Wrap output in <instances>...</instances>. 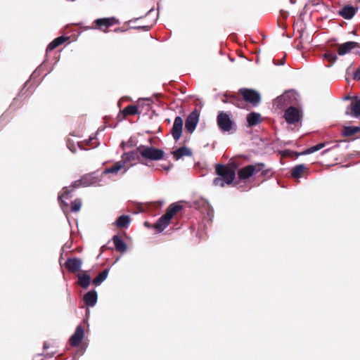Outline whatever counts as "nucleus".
<instances>
[{"instance_id":"nucleus-44","label":"nucleus","mask_w":360,"mask_h":360,"mask_svg":"<svg viewBox=\"0 0 360 360\" xmlns=\"http://www.w3.org/2000/svg\"><path fill=\"white\" fill-rule=\"evenodd\" d=\"M128 169H129V167L125 168L122 173L124 174V173L127 172Z\"/></svg>"},{"instance_id":"nucleus-46","label":"nucleus","mask_w":360,"mask_h":360,"mask_svg":"<svg viewBox=\"0 0 360 360\" xmlns=\"http://www.w3.org/2000/svg\"><path fill=\"white\" fill-rule=\"evenodd\" d=\"M328 150H329V148H328V149H326V150H324V151L323 152V154H324L325 153H326V152H327V151H328Z\"/></svg>"},{"instance_id":"nucleus-1","label":"nucleus","mask_w":360,"mask_h":360,"mask_svg":"<svg viewBox=\"0 0 360 360\" xmlns=\"http://www.w3.org/2000/svg\"><path fill=\"white\" fill-rule=\"evenodd\" d=\"M216 172L219 176L213 181V184L215 186L224 187L226 184L229 185L236 177L235 171L225 165H217Z\"/></svg>"},{"instance_id":"nucleus-19","label":"nucleus","mask_w":360,"mask_h":360,"mask_svg":"<svg viewBox=\"0 0 360 360\" xmlns=\"http://www.w3.org/2000/svg\"><path fill=\"white\" fill-rule=\"evenodd\" d=\"M80 179L83 187L91 186L95 185L98 182L97 178H96L93 174H86Z\"/></svg>"},{"instance_id":"nucleus-20","label":"nucleus","mask_w":360,"mask_h":360,"mask_svg":"<svg viewBox=\"0 0 360 360\" xmlns=\"http://www.w3.org/2000/svg\"><path fill=\"white\" fill-rule=\"evenodd\" d=\"M112 241L115 245V248L117 251L120 252H124L127 249V244L121 239L118 236H114L112 237Z\"/></svg>"},{"instance_id":"nucleus-36","label":"nucleus","mask_w":360,"mask_h":360,"mask_svg":"<svg viewBox=\"0 0 360 360\" xmlns=\"http://www.w3.org/2000/svg\"><path fill=\"white\" fill-rule=\"evenodd\" d=\"M290 94H292V92L285 93V94L282 95L280 98H278V100L285 101L287 97H288Z\"/></svg>"},{"instance_id":"nucleus-45","label":"nucleus","mask_w":360,"mask_h":360,"mask_svg":"<svg viewBox=\"0 0 360 360\" xmlns=\"http://www.w3.org/2000/svg\"><path fill=\"white\" fill-rule=\"evenodd\" d=\"M158 15V13H155V19L154 22H155L157 20Z\"/></svg>"},{"instance_id":"nucleus-2","label":"nucleus","mask_w":360,"mask_h":360,"mask_svg":"<svg viewBox=\"0 0 360 360\" xmlns=\"http://www.w3.org/2000/svg\"><path fill=\"white\" fill-rule=\"evenodd\" d=\"M182 207L180 205L172 204L167 208L165 214H163L158 221L154 224L153 227L158 232H162L169 224L171 219L174 214L181 210Z\"/></svg>"},{"instance_id":"nucleus-21","label":"nucleus","mask_w":360,"mask_h":360,"mask_svg":"<svg viewBox=\"0 0 360 360\" xmlns=\"http://www.w3.org/2000/svg\"><path fill=\"white\" fill-rule=\"evenodd\" d=\"M69 37H58L55 39L53 41H51L46 48V52L51 51L58 46L63 44L65 41H66Z\"/></svg>"},{"instance_id":"nucleus-35","label":"nucleus","mask_w":360,"mask_h":360,"mask_svg":"<svg viewBox=\"0 0 360 360\" xmlns=\"http://www.w3.org/2000/svg\"><path fill=\"white\" fill-rule=\"evenodd\" d=\"M353 79L357 81H360V66L354 72Z\"/></svg>"},{"instance_id":"nucleus-24","label":"nucleus","mask_w":360,"mask_h":360,"mask_svg":"<svg viewBox=\"0 0 360 360\" xmlns=\"http://www.w3.org/2000/svg\"><path fill=\"white\" fill-rule=\"evenodd\" d=\"M124 165L122 160L115 162L112 167L104 170L103 174H117L120 170L124 167Z\"/></svg>"},{"instance_id":"nucleus-11","label":"nucleus","mask_w":360,"mask_h":360,"mask_svg":"<svg viewBox=\"0 0 360 360\" xmlns=\"http://www.w3.org/2000/svg\"><path fill=\"white\" fill-rule=\"evenodd\" d=\"M284 117L288 124H295L300 121V112L295 107H289L285 111Z\"/></svg>"},{"instance_id":"nucleus-29","label":"nucleus","mask_w":360,"mask_h":360,"mask_svg":"<svg viewBox=\"0 0 360 360\" xmlns=\"http://www.w3.org/2000/svg\"><path fill=\"white\" fill-rule=\"evenodd\" d=\"M108 270L104 269L93 280V284L96 286L100 285L108 277Z\"/></svg>"},{"instance_id":"nucleus-5","label":"nucleus","mask_w":360,"mask_h":360,"mask_svg":"<svg viewBox=\"0 0 360 360\" xmlns=\"http://www.w3.org/2000/svg\"><path fill=\"white\" fill-rule=\"evenodd\" d=\"M217 124L220 130L223 132H231L236 129V124L231 119L229 115L224 112H221L217 115Z\"/></svg>"},{"instance_id":"nucleus-42","label":"nucleus","mask_w":360,"mask_h":360,"mask_svg":"<svg viewBox=\"0 0 360 360\" xmlns=\"http://www.w3.org/2000/svg\"><path fill=\"white\" fill-rule=\"evenodd\" d=\"M52 356H53V355H52V354H51V355H49V354H46V358H51V357H52Z\"/></svg>"},{"instance_id":"nucleus-25","label":"nucleus","mask_w":360,"mask_h":360,"mask_svg":"<svg viewBox=\"0 0 360 360\" xmlns=\"http://www.w3.org/2000/svg\"><path fill=\"white\" fill-rule=\"evenodd\" d=\"M247 121L248 122L249 126H254L261 121V115L259 113L257 112H250L247 116Z\"/></svg>"},{"instance_id":"nucleus-10","label":"nucleus","mask_w":360,"mask_h":360,"mask_svg":"<svg viewBox=\"0 0 360 360\" xmlns=\"http://www.w3.org/2000/svg\"><path fill=\"white\" fill-rule=\"evenodd\" d=\"M141 151L139 150V147L132 151L124 153L122 155V161L124 165L130 164V166H133L134 163L133 162L140 160Z\"/></svg>"},{"instance_id":"nucleus-18","label":"nucleus","mask_w":360,"mask_h":360,"mask_svg":"<svg viewBox=\"0 0 360 360\" xmlns=\"http://www.w3.org/2000/svg\"><path fill=\"white\" fill-rule=\"evenodd\" d=\"M307 170V167L304 164L297 165L291 169V175L295 179H299L303 176Z\"/></svg>"},{"instance_id":"nucleus-31","label":"nucleus","mask_w":360,"mask_h":360,"mask_svg":"<svg viewBox=\"0 0 360 360\" xmlns=\"http://www.w3.org/2000/svg\"><path fill=\"white\" fill-rule=\"evenodd\" d=\"M327 144V143H320L316 146H313L309 148H307L306 150H304L302 153L304 155L307 154H311L316 151H318L321 149H322Z\"/></svg>"},{"instance_id":"nucleus-7","label":"nucleus","mask_w":360,"mask_h":360,"mask_svg":"<svg viewBox=\"0 0 360 360\" xmlns=\"http://www.w3.org/2000/svg\"><path fill=\"white\" fill-rule=\"evenodd\" d=\"M243 98L252 103L254 106H257L261 100L260 94L252 89H242L240 90Z\"/></svg>"},{"instance_id":"nucleus-3","label":"nucleus","mask_w":360,"mask_h":360,"mask_svg":"<svg viewBox=\"0 0 360 360\" xmlns=\"http://www.w3.org/2000/svg\"><path fill=\"white\" fill-rule=\"evenodd\" d=\"M265 165L264 163H255L254 165H249L240 169L238 171V176L241 180L247 179L262 171Z\"/></svg>"},{"instance_id":"nucleus-47","label":"nucleus","mask_w":360,"mask_h":360,"mask_svg":"<svg viewBox=\"0 0 360 360\" xmlns=\"http://www.w3.org/2000/svg\"><path fill=\"white\" fill-rule=\"evenodd\" d=\"M119 30H120V29H119V28L115 30V32H117Z\"/></svg>"},{"instance_id":"nucleus-15","label":"nucleus","mask_w":360,"mask_h":360,"mask_svg":"<svg viewBox=\"0 0 360 360\" xmlns=\"http://www.w3.org/2000/svg\"><path fill=\"white\" fill-rule=\"evenodd\" d=\"M356 48H360V44L356 41H347L339 45L338 53L340 56H344Z\"/></svg>"},{"instance_id":"nucleus-48","label":"nucleus","mask_w":360,"mask_h":360,"mask_svg":"<svg viewBox=\"0 0 360 360\" xmlns=\"http://www.w3.org/2000/svg\"><path fill=\"white\" fill-rule=\"evenodd\" d=\"M122 147H124V143L122 142Z\"/></svg>"},{"instance_id":"nucleus-13","label":"nucleus","mask_w":360,"mask_h":360,"mask_svg":"<svg viewBox=\"0 0 360 360\" xmlns=\"http://www.w3.org/2000/svg\"><path fill=\"white\" fill-rule=\"evenodd\" d=\"M84 336V330L82 326H77L75 333L70 338V344L72 347L78 346Z\"/></svg>"},{"instance_id":"nucleus-9","label":"nucleus","mask_w":360,"mask_h":360,"mask_svg":"<svg viewBox=\"0 0 360 360\" xmlns=\"http://www.w3.org/2000/svg\"><path fill=\"white\" fill-rule=\"evenodd\" d=\"M200 113L198 110L192 111L187 117L185 123V128L189 133H193L199 121Z\"/></svg>"},{"instance_id":"nucleus-26","label":"nucleus","mask_w":360,"mask_h":360,"mask_svg":"<svg viewBox=\"0 0 360 360\" xmlns=\"http://www.w3.org/2000/svg\"><path fill=\"white\" fill-rule=\"evenodd\" d=\"M360 131V127L345 126L342 131V135L344 136H351Z\"/></svg>"},{"instance_id":"nucleus-37","label":"nucleus","mask_w":360,"mask_h":360,"mask_svg":"<svg viewBox=\"0 0 360 360\" xmlns=\"http://www.w3.org/2000/svg\"><path fill=\"white\" fill-rule=\"evenodd\" d=\"M284 58H281V60H274V65H283L284 64Z\"/></svg>"},{"instance_id":"nucleus-40","label":"nucleus","mask_w":360,"mask_h":360,"mask_svg":"<svg viewBox=\"0 0 360 360\" xmlns=\"http://www.w3.org/2000/svg\"><path fill=\"white\" fill-rule=\"evenodd\" d=\"M94 139H96V138H95V137H91V138L88 140L87 143H89V142H91V141L92 140H94Z\"/></svg>"},{"instance_id":"nucleus-12","label":"nucleus","mask_w":360,"mask_h":360,"mask_svg":"<svg viewBox=\"0 0 360 360\" xmlns=\"http://www.w3.org/2000/svg\"><path fill=\"white\" fill-rule=\"evenodd\" d=\"M183 123V119L181 117L177 116L175 117L171 131L172 136L175 141H178L181 136Z\"/></svg>"},{"instance_id":"nucleus-14","label":"nucleus","mask_w":360,"mask_h":360,"mask_svg":"<svg viewBox=\"0 0 360 360\" xmlns=\"http://www.w3.org/2000/svg\"><path fill=\"white\" fill-rule=\"evenodd\" d=\"M82 261L77 257L68 258L65 262V267L71 273H75L81 270Z\"/></svg>"},{"instance_id":"nucleus-16","label":"nucleus","mask_w":360,"mask_h":360,"mask_svg":"<svg viewBox=\"0 0 360 360\" xmlns=\"http://www.w3.org/2000/svg\"><path fill=\"white\" fill-rule=\"evenodd\" d=\"M85 304L88 307H93L96 305L98 300V294L95 290L87 292L83 297Z\"/></svg>"},{"instance_id":"nucleus-22","label":"nucleus","mask_w":360,"mask_h":360,"mask_svg":"<svg viewBox=\"0 0 360 360\" xmlns=\"http://www.w3.org/2000/svg\"><path fill=\"white\" fill-rule=\"evenodd\" d=\"M172 154L176 160H179L184 156H191L192 153L188 148L183 146L173 151Z\"/></svg>"},{"instance_id":"nucleus-30","label":"nucleus","mask_w":360,"mask_h":360,"mask_svg":"<svg viewBox=\"0 0 360 360\" xmlns=\"http://www.w3.org/2000/svg\"><path fill=\"white\" fill-rule=\"evenodd\" d=\"M122 113L124 116L131 115H137L139 113L137 106L136 105H128L124 108Z\"/></svg>"},{"instance_id":"nucleus-8","label":"nucleus","mask_w":360,"mask_h":360,"mask_svg":"<svg viewBox=\"0 0 360 360\" xmlns=\"http://www.w3.org/2000/svg\"><path fill=\"white\" fill-rule=\"evenodd\" d=\"M94 22L100 30L104 32H107L108 28L113 25L120 23L119 20L115 17L98 18Z\"/></svg>"},{"instance_id":"nucleus-34","label":"nucleus","mask_w":360,"mask_h":360,"mask_svg":"<svg viewBox=\"0 0 360 360\" xmlns=\"http://www.w3.org/2000/svg\"><path fill=\"white\" fill-rule=\"evenodd\" d=\"M80 186H82V184L81 179H79V180L74 181L70 187L71 188H72V190H74V188H79Z\"/></svg>"},{"instance_id":"nucleus-33","label":"nucleus","mask_w":360,"mask_h":360,"mask_svg":"<svg viewBox=\"0 0 360 360\" xmlns=\"http://www.w3.org/2000/svg\"><path fill=\"white\" fill-rule=\"evenodd\" d=\"M324 58L328 60L329 62H330L331 63H335L337 59H338V57L334 53H326L324 54Z\"/></svg>"},{"instance_id":"nucleus-38","label":"nucleus","mask_w":360,"mask_h":360,"mask_svg":"<svg viewBox=\"0 0 360 360\" xmlns=\"http://www.w3.org/2000/svg\"><path fill=\"white\" fill-rule=\"evenodd\" d=\"M141 28H142L143 30H144L145 31H148V30H150V28H151V25H150V26H148V25L143 26V27H141Z\"/></svg>"},{"instance_id":"nucleus-4","label":"nucleus","mask_w":360,"mask_h":360,"mask_svg":"<svg viewBox=\"0 0 360 360\" xmlns=\"http://www.w3.org/2000/svg\"><path fill=\"white\" fill-rule=\"evenodd\" d=\"M139 150L141 151V156L150 160H159L164 156L163 150L155 148L152 146H139Z\"/></svg>"},{"instance_id":"nucleus-41","label":"nucleus","mask_w":360,"mask_h":360,"mask_svg":"<svg viewBox=\"0 0 360 360\" xmlns=\"http://www.w3.org/2000/svg\"><path fill=\"white\" fill-rule=\"evenodd\" d=\"M68 148H70V150L72 153H75V151H76L75 148H70L69 146H68Z\"/></svg>"},{"instance_id":"nucleus-27","label":"nucleus","mask_w":360,"mask_h":360,"mask_svg":"<svg viewBox=\"0 0 360 360\" xmlns=\"http://www.w3.org/2000/svg\"><path fill=\"white\" fill-rule=\"evenodd\" d=\"M130 223V218L127 215H122L115 221V224L118 228L127 227Z\"/></svg>"},{"instance_id":"nucleus-28","label":"nucleus","mask_w":360,"mask_h":360,"mask_svg":"<svg viewBox=\"0 0 360 360\" xmlns=\"http://www.w3.org/2000/svg\"><path fill=\"white\" fill-rule=\"evenodd\" d=\"M352 116L355 117H360V99H356L352 101L349 106Z\"/></svg>"},{"instance_id":"nucleus-32","label":"nucleus","mask_w":360,"mask_h":360,"mask_svg":"<svg viewBox=\"0 0 360 360\" xmlns=\"http://www.w3.org/2000/svg\"><path fill=\"white\" fill-rule=\"evenodd\" d=\"M82 207V200L81 199L77 198L74 201L72 202L70 211L72 212H76L80 210Z\"/></svg>"},{"instance_id":"nucleus-39","label":"nucleus","mask_w":360,"mask_h":360,"mask_svg":"<svg viewBox=\"0 0 360 360\" xmlns=\"http://www.w3.org/2000/svg\"><path fill=\"white\" fill-rule=\"evenodd\" d=\"M153 13H155L154 9L151 8L148 11L147 15H152Z\"/></svg>"},{"instance_id":"nucleus-43","label":"nucleus","mask_w":360,"mask_h":360,"mask_svg":"<svg viewBox=\"0 0 360 360\" xmlns=\"http://www.w3.org/2000/svg\"><path fill=\"white\" fill-rule=\"evenodd\" d=\"M44 349H47V348H48V345H47V343H44Z\"/></svg>"},{"instance_id":"nucleus-23","label":"nucleus","mask_w":360,"mask_h":360,"mask_svg":"<svg viewBox=\"0 0 360 360\" xmlns=\"http://www.w3.org/2000/svg\"><path fill=\"white\" fill-rule=\"evenodd\" d=\"M78 284L83 288L86 289L91 283V277L86 274H78Z\"/></svg>"},{"instance_id":"nucleus-6","label":"nucleus","mask_w":360,"mask_h":360,"mask_svg":"<svg viewBox=\"0 0 360 360\" xmlns=\"http://www.w3.org/2000/svg\"><path fill=\"white\" fill-rule=\"evenodd\" d=\"M72 188H71L70 186L64 187L63 192L60 193L58 195V200L64 213H66L68 211L69 204L66 202V200L72 197Z\"/></svg>"},{"instance_id":"nucleus-17","label":"nucleus","mask_w":360,"mask_h":360,"mask_svg":"<svg viewBox=\"0 0 360 360\" xmlns=\"http://www.w3.org/2000/svg\"><path fill=\"white\" fill-rule=\"evenodd\" d=\"M356 8L352 6H344L339 11V15L346 20L352 19L356 13Z\"/></svg>"}]
</instances>
